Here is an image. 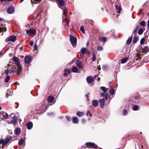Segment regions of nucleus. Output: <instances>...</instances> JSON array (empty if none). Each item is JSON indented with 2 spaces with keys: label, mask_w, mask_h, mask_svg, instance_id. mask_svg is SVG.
<instances>
[{
  "label": "nucleus",
  "mask_w": 149,
  "mask_h": 149,
  "mask_svg": "<svg viewBox=\"0 0 149 149\" xmlns=\"http://www.w3.org/2000/svg\"><path fill=\"white\" fill-rule=\"evenodd\" d=\"M86 54H89L90 53V52L89 51H87V50H86Z\"/></svg>",
  "instance_id": "obj_63"
},
{
  "label": "nucleus",
  "mask_w": 149,
  "mask_h": 149,
  "mask_svg": "<svg viewBox=\"0 0 149 149\" xmlns=\"http://www.w3.org/2000/svg\"><path fill=\"white\" fill-rule=\"evenodd\" d=\"M145 41V39L144 38H142L141 40L140 43L141 44H143L144 43V41Z\"/></svg>",
  "instance_id": "obj_41"
},
{
  "label": "nucleus",
  "mask_w": 149,
  "mask_h": 149,
  "mask_svg": "<svg viewBox=\"0 0 149 149\" xmlns=\"http://www.w3.org/2000/svg\"><path fill=\"white\" fill-rule=\"evenodd\" d=\"M29 44L31 46H32L33 44V41H31L30 42Z\"/></svg>",
  "instance_id": "obj_53"
},
{
  "label": "nucleus",
  "mask_w": 149,
  "mask_h": 149,
  "mask_svg": "<svg viewBox=\"0 0 149 149\" xmlns=\"http://www.w3.org/2000/svg\"><path fill=\"white\" fill-rule=\"evenodd\" d=\"M66 11V9H64L63 10V14L65 15L66 14H65V12Z\"/></svg>",
  "instance_id": "obj_55"
},
{
  "label": "nucleus",
  "mask_w": 149,
  "mask_h": 149,
  "mask_svg": "<svg viewBox=\"0 0 149 149\" xmlns=\"http://www.w3.org/2000/svg\"><path fill=\"white\" fill-rule=\"evenodd\" d=\"M17 65L18 67V71L17 74V75H19L21 70L22 67L19 63H18L17 64Z\"/></svg>",
  "instance_id": "obj_15"
},
{
  "label": "nucleus",
  "mask_w": 149,
  "mask_h": 149,
  "mask_svg": "<svg viewBox=\"0 0 149 149\" xmlns=\"http://www.w3.org/2000/svg\"><path fill=\"white\" fill-rule=\"evenodd\" d=\"M12 69H13L15 70V69L16 68V66H12Z\"/></svg>",
  "instance_id": "obj_58"
},
{
  "label": "nucleus",
  "mask_w": 149,
  "mask_h": 149,
  "mask_svg": "<svg viewBox=\"0 0 149 149\" xmlns=\"http://www.w3.org/2000/svg\"><path fill=\"white\" fill-rule=\"evenodd\" d=\"M92 104L94 107H97L98 104V102L97 100H93L92 102Z\"/></svg>",
  "instance_id": "obj_20"
},
{
  "label": "nucleus",
  "mask_w": 149,
  "mask_h": 149,
  "mask_svg": "<svg viewBox=\"0 0 149 149\" xmlns=\"http://www.w3.org/2000/svg\"><path fill=\"white\" fill-rule=\"evenodd\" d=\"M15 72V70H13V69H12L11 70V73H14Z\"/></svg>",
  "instance_id": "obj_61"
},
{
  "label": "nucleus",
  "mask_w": 149,
  "mask_h": 149,
  "mask_svg": "<svg viewBox=\"0 0 149 149\" xmlns=\"http://www.w3.org/2000/svg\"><path fill=\"white\" fill-rule=\"evenodd\" d=\"M17 37L15 35L11 36L6 38L5 40L6 42H14L16 40Z\"/></svg>",
  "instance_id": "obj_2"
},
{
  "label": "nucleus",
  "mask_w": 149,
  "mask_h": 149,
  "mask_svg": "<svg viewBox=\"0 0 149 149\" xmlns=\"http://www.w3.org/2000/svg\"><path fill=\"white\" fill-rule=\"evenodd\" d=\"M86 120H85L84 119H82V122H83V123H84V122H86Z\"/></svg>",
  "instance_id": "obj_62"
},
{
  "label": "nucleus",
  "mask_w": 149,
  "mask_h": 149,
  "mask_svg": "<svg viewBox=\"0 0 149 149\" xmlns=\"http://www.w3.org/2000/svg\"><path fill=\"white\" fill-rule=\"evenodd\" d=\"M138 26H136V28L134 29V31H133V33L134 34H136V32H137V29L138 28Z\"/></svg>",
  "instance_id": "obj_44"
},
{
  "label": "nucleus",
  "mask_w": 149,
  "mask_h": 149,
  "mask_svg": "<svg viewBox=\"0 0 149 149\" xmlns=\"http://www.w3.org/2000/svg\"><path fill=\"white\" fill-rule=\"evenodd\" d=\"M5 72L6 74V75H7L9 73V70L8 69H7L5 71Z\"/></svg>",
  "instance_id": "obj_51"
},
{
  "label": "nucleus",
  "mask_w": 149,
  "mask_h": 149,
  "mask_svg": "<svg viewBox=\"0 0 149 149\" xmlns=\"http://www.w3.org/2000/svg\"><path fill=\"white\" fill-rule=\"evenodd\" d=\"M132 36L130 37L127 39V41L126 43L127 45H130L132 41Z\"/></svg>",
  "instance_id": "obj_21"
},
{
  "label": "nucleus",
  "mask_w": 149,
  "mask_h": 149,
  "mask_svg": "<svg viewBox=\"0 0 149 149\" xmlns=\"http://www.w3.org/2000/svg\"><path fill=\"white\" fill-rule=\"evenodd\" d=\"M104 93H101V95L102 96V97H103L104 96V95H105V94H104Z\"/></svg>",
  "instance_id": "obj_60"
},
{
  "label": "nucleus",
  "mask_w": 149,
  "mask_h": 149,
  "mask_svg": "<svg viewBox=\"0 0 149 149\" xmlns=\"http://www.w3.org/2000/svg\"><path fill=\"white\" fill-rule=\"evenodd\" d=\"M4 140H3L2 139H1L0 140V143H2V148H3L4 147L3 146L4 145Z\"/></svg>",
  "instance_id": "obj_40"
},
{
  "label": "nucleus",
  "mask_w": 149,
  "mask_h": 149,
  "mask_svg": "<svg viewBox=\"0 0 149 149\" xmlns=\"http://www.w3.org/2000/svg\"><path fill=\"white\" fill-rule=\"evenodd\" d=\"M142 51L143 52H148L149 51V47L148 46H145L141 48Z\"/></svg>",
  "instance_id": "obj_16"
},
{
  "label": "nucleus",
  "mask_w": 149,
  "mask_h": 149,
  "mask_svg": "<svg viewBox=\"0 0 149 149\" xmlns=\"http://www.w3.org/2000/svg\"><path fill=\"white\" fill-rule=\"evenodd\" d=\"M0 117L2 120H5L8 118V115L5 112H1L0 113Z\"/></svg>",
  "instance_id": "obj_4"
},
{
  "label": "nucleus",
  "mask_w": 149,
  "mask_h": 149,
  "mask_svg": "<svg viewBox=\"0 0 149 149\" xmlns=\"http://www.w3.org/2000/svg\"><path fill=\"white\" fill-rule=\"evenodd\" d=\"M13 0H1V2H3V1H13Z\"/></svg>",
  "instance_id": "obj_57"
},
{
  "label": "nucleus",
  "mask_w": 149,
  "mask_h": 149,
  "mask_svg": "<svg viewBox=\"0 0 149 149\" xmlns=\"http://www.w3.org/2000/svg\"><path fill=\"white\" fill-rule=\"evenodd\" d=\"M33 124L31 122H29L26 125V126L28 129L30 130L33 127Z\"/></svg>",
  "instance_id": "obj_14"
},
{
  "label": "nucleus",
  "mask_w": 149,
  "mask_h": 149,
  "mask_svg": "<svg viewBox=\"0 0 149 149\" xmlns=\"http://www.w3.org/2000/svg\"><path fill=\"white\" fill-rule=\"evenodd\" d=\"M101 88L104 93L107 92V89L104 87L102 86L101 87Z\"/></svg>",
  "instance_id": "obj_37"
},
{
  "label": "nucleus",
  "mask_w": 149,
  "mask_h": 149,
  "mask_svg": "<svg viewBox=\"0 0 149 149\" xmlns=\"http://www.w3.org/2000/svg\"><path fill=\"white\" fill-rule=\"evenodd\" d=\"M10 79V77L9 76H7L5 79V82L6 83H7Z\"/></svg>",
  "instance_id": "obj_32"
},
{
  "label": "nucleus",
  "mask_w": 149,
  "mask_h": 149,
  "mask_svg": "<svg viewBox=\"0 0 149 149\" xmlns=\"http://www.w3.org/2000/svg\"><path fill=\"white\" fill-rule=\"evenodd\" d=\"M24 142V140L22 139H21L18 141V144L19 145H22Z\"/></svg>",
  "instance_id": "obj_33"
},
{
  "label": "nucleus",
  "mask_w": 149,
  "mask_h": 149,
  "mask_svg": "<svg viewBox=\"0 0 149 149\" xmlns=\"http://www.w3.org/2000/svg\"><path fill=\"white\" fill-rule=\"evenodd\" d=\"M6 27L0 28V33L3 31H6Z\"/></svg>",
  "instance_id": "obj_31"
},
{
  "label": "nucleus",
  "mask_w": 149,
  "mask_h": 149,
  "mask_svg": "<svg viewBox=\"0 0 149 149\" xmlns=\"http://www.w3.org/2000/svg\"><path fill=\"white\" fill-rule=\"evenodd\" d=\"M116 8L117 10H118L117 11V12L118 13H120V11L121 10V8L120 6H118L117 5L116 6Z\"/></svg>",
  "instance_id": "obj_27"
},
{
  "label": "nucleus",
  "mask_w": 149,
  "mask_h": 149,
  "mask_svg": "<svg viewBox=\"0 0 149 149\" xmlns=\"http://www.w3.org/2000/svg\"><path fill=\"white\" fill-rule=\"evenodd\" d=\"M123 114L125 115L127 114V111L126 109H124L123 111Z\"/></svg>",
  "instance_id": "obj_50"
},
{
  "label": "nucleus",
  "mask_w": 149,
  "mask_h": 149,
  "mask_svg": "<svg viewBox=\"0 0 149 149\" xmlns=\"http://www.w3.org/2000/svg\"><path fill=\"white\" fill-rule=\"evenodd\" d=\"M58 1V5L59 7H60L59 5L62 6L64 5V3L63 0H58V1Z\"/></svg>",
  "instance_id": "obj_17"
},
{
  "label": "nucleus",
  "mask_w": 149,
  "mask_h": 149,
  "mask_svg": "<svg viewBox=\"0 0 149 149\" xmlns=\"http://www.w3.org/2000/svg\"><path fill=\"white\" fill-rule=\"evenodd\" d=\"M76 64L80 69H82L83 68V65L81 61L79 60H77L76 62Z\"/></svg>",
  "instance_id": "obj_6"
},
{
  "label": "nucleus",
  "mask_w": 149,
  "mask_h": 149,
  "mask_svg": "<svg viewBox=\"0 0 149 149\" xmlns=\"http://www.w3.org/2000/svg\"><path fill=\"white\" fill-rule=\"evenodd\" d=\"M24 60L25 63H29L31 61V59L30 56H26L25 57Z\"/></svg>",
  "instance_id": "obj_10"
},
{
  "label": "nucleus",
  "mask_w": 149,
  "mask_h": 149,
  "mask_svg": "<svg viewBox=\"0 0 149 149\" xmlns=\"http://www.w3.org/2000/svg\"><path fill=\"white\" fill-rule=\"evenodd\" d=\"M66 118L67 119V120L68 121H70V120H71V118H70L68 116H66Z\"/></svg>",
  "instance_id": "obj_49"
},
{
  "label": "nucleus",
  "mask_w": 149,
  "mask_h": 149,
  "mask_svg": "<svg viewBox=\"0 0 149 149\" xmlns=\"http://www.w3.org/2000/svg\"><path fill=\"white\" fill-rule=\"evenodd\" d=\"M86 49L85 48H82L81 50V52L82 54V55H81V56L83 57V55L86 52Z\"/></svg>",
  "instance_id": "obj_19"
},
{
  "label": "nucleus",
  "mask_w": 149,
  "mask_h": 149,
  "mask_svg": "<svg viewBox=\"0 0 149 149\" xmlns=\"http://www.w3.org/2000/svg\"><path fill=\"white\" fill-rule=\"evenodd\" d=\"M138 40V37L136 36H134V37L133 42L134 43H136V42Z\"/></svg>",
  "instance_id": "obj_29"
},
{
  "label": "nucleus",
  "mask_w": 149,
  "mask_h": 149,
  "mask_svg": "<svg viewBox=\"0 0 149 149\" xmlns=\"http://www.w3.org/2000/svg\"><path fill=\"white\" fill-rule=\"evenodd\" d=\"M14 11V8L13 7H10L8 8L7 12L9 14H12L13 13Z\"/></svg>",
  "instance_id": "obj_12"
},
{
  "label": "nucleus",
  "mask_w": 149,
  "mask_h": 149,
  "mask_svg": "<svg viewBox=\"0 0 149 149\" xmlns=\"http://www.w3.org/2000/svg\"><path fill=\"white\" fill-rule=\"evenodd\" d=\"M36 33V31L35 29L32 28H30L26 31V34L29 36L35 35Z\"/></svg>",
  "instance_id": "obj_3"
},
{
  "label": "nucleus",
  "mask_w": 149,
  "mask_h": 149,
  "mask_svg": "<svg viewBox=\"0 0 149 149\" xmlns=\"http://www.w3.org/2000/svg\"><path fill=\"white\" fill-rule=\"evenodd\" d=\"M143 29H140L138 32V34L140 35H141L143 33Z\"/></svg>",
  "instance_id": "obj_30"
},
{
  "label": "nucleus",
  "mask_w": 149,
  "mask_h": 149,
  "mask_svg": "<svg viewBox=\"0 0 149 149\" xmlns=\"http://www.w3.org/2000/svg\"><path fill=\"white\" fill-rule=\"evenodd\" d=\"M138 107L139 106H138L135 105L134 106L132 109L136 111L138 109Z\"/></svg>",
  "instance_id": "obj_36"
},
{
  "label": "nucleus",
  "mask_w": 149,
  "mask_h": 149,
  "mask_svg": "<svg viewBox=\"0 0 149 149\" xmlns=\"http://www.w3.org/2000/svg\"><path fill=\"white\" fill-rule=\"evenodd\" d=\"M87 81L88 83H91L93 81V78L91 76L88 77L87 78Z\"/></svg>",
  "instance_id": "obj_18"
},
{
  "label": "nucleus",
  "mask_w": 149,
  "mask_h": 149,
  "mask_svg": "<svg viewBox=\"0 0 149 149\" xmlns=\"http://www.w3.org/2000/svg\"><path fill=\"white\" fill-rule=\"evenodd\" d=\"M140 24L143 27L146 26L145 22L144 21H141L140 23Z\"/></svg>",
  "instance_id": "obj_35"
},
{
  "label": "nucleus",
  "mask_w": 149,
  "mask_h": 149,
  "mask_svg": "<svg viewBox=\"0 0 149 149\" xmlns=\"http://www.w3.org/2000/svg\"><path fill=\"white\" fill-rule=\"evenodd\" d=\"M128 59L127 58H124L122 59L121 60V63H126Z\"/></svg>",
  "instance_id": "obj_28"
},
{
  "label": "nucleus",
  "mask_w": 149,
  "mask_h": 149,
  "mask_svg": "<svg viewBox=\"0 0 149 149\" xmlns=\"http://www.w3.org/2000/svg\"><path fill=\"white\" fill-rule=\"evenodd\" d=\"M20 132L21 130L20 129L18 128L15 129V133L16 135H18L20 133Z\"/></svg>",
  "instance_id": "obj_23"
},
{
  "label": "nucleus",
  "mask_w": 149,
  "mask_h": 149,
  "mask_svg": "<svg viewBox=\"0 0 149 149\" xmlns=\"http://www.w3.org/2000/svg\"><path fill=\"white\" fill-rule=\"evenodd\" d=\"M63 21L66 22V24H68L69 22V20L67 18L64 19Z\"/></svg>",
  "instance_id": "obj_45"
},
{
  "label": "nucleus",
  "mask_w": 149,
  "mask_h": 149,
  "mask_svg": "<svg viewBox=\"0 0 149 149\" xmlns=\"http://www.w3.org/2000/svg\"><path fill=\"white\" fill-rule=\"evenodd\" d=\"M96 60V56L95 53L93 54V57H92V60L93 61H95Z\"/></svg>",
  "instance_id": "obj_43"
},
{
  "label": "nucleus",
  "mask_w": 149,
  "mask_h": 149,
  "mask_svg": "<svg viewBox=\"0 0 149 149\" xmlns=\"http://www.w3.org/2000/svg\"><path fill=\"white\" fill-rule=\"evenodd\" d=\"M13 61L17 62L16 64L17 65L18 63H19V59L17 57L15 56L13 57Z\"/></svg>",
  "instance_id": "obj_22"
},
{
  "label": "nucleus",
  "mask_w": 149,
  "mask_h": 149,
  "mask_svg": "<svg viewBox=\"0 0 149 149\" xmlns=\"http://www.w3.org/2000/svg\"><path fill=\"white\" fill-rule=\"evenodd\" d=\"M70 40L72 46L74 47H75L77 43V38L73 36H70Z\"/></svg>",
  "instance_id": "obj_1"
},
{
  "label": "nucleus",
  "mask_w": 149,
  "mask_h": 149,
  "mask_svg": "<svg viewBox=\"0 0 149 149\" xmlns=\"http://www.w3.org/2000/svg\"><path fill=\"white\" fill-rule=\"evenodd\" d=\"M54 97L51 96L48 97V101L49 103H53V104L54 103L55 101H54Z\"/></svg>",
  "instance_id": "obj_13"
},
{
  "label": "nucleus",
  "mask_w": 149,
  "mask_h": 149,
  "mask_svg": "<svg viewBox=\"0 0 149 149\" xmlns=\"http://www.w3.org/2000/svg\"><path fill=\"white\" fill-rule=\"evenodd\" d=\"M104 42H105L106 41V38L105 37H103L101 39Z\"/></svg>",
  "instance_id": "obj_47"
},
{
  "label": "nucleus",
  "mask_w": 149,
  "mask_h": 149,
  "mask_svg": "<svg viewBox=\"0 0 149 149\" xmlns=\"http://www.w3.org/2000/svg\"><path fill=\"white\" fill-rule=\"evenodd\" d=\"M107 66L106 65H104L102 66V69L103 70H105L107 68Z\"/></svg>",
  "instance_id": "obj_48"
},
{
  "label": "nucleus",
  "mask_w": 149,
  "mask_h": 149,
  "mask_svg": "<svg viewBox=\"0 0 149 149\" xmlns=\"http://www.w3.org/2000/svg\"><path fill=\"white\" fill-rule=\"evenodd\" d=\"M12 137L10 136H8L6 137L4 140V146H5L6 144L8 143L11 139Z\"/></svg>",
  "instance_id": "obj_9"
},
{
  "label": "nucleus",
  "mask_w": 149,
  "mask_h": 149,
  "mask_svg": "<svg viewBox=\"0 0 149 149\" xmlns=\"http://www.w3.org/2000/svg\"><path fill=\"white\" fill-rule=\"evenodd\" d=\"M86 145L88 147V148H97V146L94 143L92 142H88L86 143Z\"/></svg>",
  "instance_id": "obj_5"
},
{
  "label": "nucleus",
  "mask_w": 149,
  "mask_h": 149,
  "mask_svg": "<svg viewBox=\"0 0 149 149\" xmlns=\"http://www.w3.org/2000/svg\"><path fill=\"white\" fill-rule=\"evenodd\" d=\"M89 95V94H86V98H87V101H88L89 100V98H88V95Z\"/></svg>",
  "instance_id": "obj_56"
},
{
  "label": "nucleus",
  "mask_w": 149,
  "mask_h": 149,
  "mask_svg": "<svg viewBox=\"0 0 149 149\" xmlns=\"http://www.w3.org/2000/svg\"><path fill=\"white\" fill-rule=\"evenodd\" d=\"M142 55L141 54H137L136 56L137 57V58L139 59L142 57Z\"/></svg>",
  "instance_id": "obj_38"
},
{
  "label": "nucleus",
  "mask_w": 149,
  "mask_h": 149,
  "mask_svg": "<svg viewBox=\"0 0 149 149\" xmlns=\"http://www.w3.org/2000/svg\"><path fill=\"white\" fill-rule=\"evenodd\" d=\"M86 115H89L91 117L92 116V114L89 111H88L86 113Z\"/></svg>",
  "instance_id": "obj_42"
},
{
  "label": "nucleus",
  "mask_w": 149,
  "mask_h": 149,
  "mask_svg": "<svg viewBox=\"0 0 149 149\" xmlns=\"http://www.w3.org/2000/svg\"><path fill=\"white\" fill-rule=\"evenodd\" d=\"M80 30L82 31L83 33H85V31H84V27L82 26L80 27Z\"/></svg>",
  "instance_id": "obj_46"
},
{
  "label": "nucleus",
  "mask_w": 149,
  "mask_h": 149,
  "mask_svg": "<svg viewBox=\"0 0 149 149\" xmlns=\"http://www.w3.org/2000/svg\"><path fill=\"white\" fill-rule=\"evenodd\" d=\"M65 73L64 74V75L65 76H67L68 74H70V71L68 69H66L64 70Z\"/></svg>",
  "instance_id": "obj_25"
},
{
  "label": "nucleus",
  "mask_w": 149,
  "mask_h": 149,
  "mask_svg": "<svg viewBox=\"0 0 149 149\" xmlns=\"http://www.w3.org/2000/svg\"><path fill=\"white\" fill-rule=\"evenodd\" d=\"M97 49L98 51H102L103 50V48L100 46H98L97 47Z\"/></svg>",
  "instance_id": "obj_39"
},
{
  "label": "nucleus",
  "mask_w": 149,
  "mask_h": 149,
  "mask_svg": "<svg viewBox=\"0 0 149 149\" xmlns=\"http://www.w3.org/2000/svg\"><path fill=\"white\" fill-rule=\"evenodd\" d=\"M77 115L79 117H81L82 116H83L84 115V112H80V111H78L77 113Z\"/></svg>",
  "instance_id": "obj_24"
},
{
  "label": "nucleus",
  "mask_w": 149,
  "mask_h": 149,
  "mask_svg": "<svg viewBox=\"0 0 149 149\" xmlns=\"http://www.w3.org/2000/svg\"><path fill=\"white\" fill-rule=\"evenodd\" d=\"M109 96V95L107 93L105 94V99L106 100H107L108 99V97Z\"/></svg>",
  "instance_id": "obj_52"
},
{
  "label": "nucleus",
  "mask_w": 149,
  "mask_h": 149,
  "mask_svg": "<svg viewBox=\"0 0 149 149\" xmlns=\"http://www.w3.org/2000/svg\"><path fill=\"white\" fill-rule=\"evenodd\" d=\"M109 92L111 94L113 95L114 93L115 90L114 89L112 88L109 91Z\"/></svg>",
  "instance_id": "obj_34"
},
{
  "label": "nucleus",
  "mask_w": 149,
  "mask_h": 149,
  "mask_svg": "<svg viewBox=\"0 0 149 149\" xmlns=\"http://www.w3.org/2000/svg\"><path fill=\"white\" fill-rule=\"evenodd\" d=\"M148 28H149V20L148 22Z\"/></svg>",
  "instance_id": "obj_64"
},
{
  "label": "nucleus",
  "mask_w": 149,
  "mask_h": 149,
  "mask_svg": "<svg viewBox=\"0 0 149 149\" xmlns=\"http://www.w3.org/2000/svg\"><path fill=\"white\" fill-rule=\"evenodd\" d=\"M72 71L74 73H80V71L75 66H72L71 68Z\"/></svg>",
  "instance_id": "obj_7"
},
{
  "label": "nucleus",
  "mask_w": 149,
  "mask_h": 149,
  "mask_svg": "<svg viewBox=\"0 0 149 149\" xmlns=\"http://www.w3.org/2000/svg\"><path fill=\"white\" fill-rule=\"evenodd\" d=\"M72 121L73 123H77L78 121V118L76 117H74L72 119Z\"/></svg>",
  "instance_id": "obj_26"
},
{
  "label": "nucleus",
  "mask_w": 149,
  "mask_h": 149,
  "mask_svg": "<svg viewBox=\"0 0 149 149\" xmlns=\"http://www.w3.org/2000/svg\"><path fill=\"white\" fill-rule=\"evenodd\" d=\"M34 49L35 50L37 49V47L36 44H35L34 46Z\"/></svg>",
  "instance_id": "obj_54"
},
{
  "label": "nucleus",
  "mask_w": 149,
  "mask_h": 149,
  "mask_svg": "<svg viewBox=\"0 0 149 149\" xmlns=\"http://www.w3.org/2000/svg\"><path fill=\"white\" fill-rule=\"evenodd\" d=\"M99 102L100 105V107L103 108L104 107V98L100 99L99 100Z\"/></svg>",
  "instance_id": "obj_11"
},
{
  "label": "nucleus",
  "mask_w": 149,
  "mask_h": 149,
  "mask_svg": "<svg viewBox=\"0 0 149 149\" xmlns=\"http://www.w3.org/2000/svg\"><path fill=\"white\" fill-rule=\"evenodd\" d=\"M17 117L16 116H14L12 120H10L11 123L14 125L16 124L17 123Z\"/></svg>",
  "instance_id": "obj_8"
},
{
  "label": "nucleus",
  "mask_w": 149,
  "mask_h": 149,
  "mask_svg": "<svg viewBox=\"0 0 149 149\" xmlns=\"http://www.w3.org/2000/svg\"><path fill=\"white\" fill-rule=\"evenodd\" d=\"M97 68L99 70H100V69H101V67H100V65H98V67H97Z\"/></svg>",
  "instance_id": "obj_59"
}]
</instances>
